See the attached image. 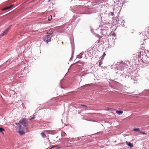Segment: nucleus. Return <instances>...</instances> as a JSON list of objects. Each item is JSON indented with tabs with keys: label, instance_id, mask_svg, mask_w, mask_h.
<instances>
[{
	"label": "nucleus",
	"instance_id": "nucleus-31",
	"mask_svg": "<svg viewBox=\"0 0 149 149\" xmlns=\"http://www.w3.org/2000/svg\"><path fill=\"white\" fill-rule=\"evenodd\" d=\"M51 0H49V1H49H49H51Z\"/></svg>",
	"mask_w": 149,
	"mask_h": 149
},
{
	"label": "nucleus",
	"instance_id": "nucleus-12",
	"mask_svg": "<svg viewBox=\"0 0 149 149\" xmlns=\"http://www.w3.org/2000/svg\"><path fill=\"white\" fill-rule=\"evenodd\" d=\"M80 106H81V107H80L81 108H82V106H83L84 107H86L85 109V110H86L87 109V106L86 105H83V104H81L80 105Z\"/></svg>",
	"mask_w": 149,
	"mask_h": 149
},
{
	"label": "nucleus",
	"instance_id": "nucleus-19",
	"mask_svg": "<svg viewBox=\"0 0 149 149\" xmlns=\"http://www.w3.org/2000/svg\"><path fill=\"white\" fill-rule=\"evenodd\" d=\"M5 35V34H4V33H3L1 34L0 35V38H1V37L3 36H4Z\"/></svg>",
	"mask_w": 149,
	"mask_h": 149
},
{
	"label": "nucleus",
	"instance_id": "nucleus-14",
	"mask_svg": "<svg viewBox=\"0 0 149 149\" xmlns=\"http://www.w3.org/2000/svg\"><path fill=\"white\" fill-rule=\"evenodd\" d=\"M35 118V116H33V117H31V118H29V120H32L34 119Z\"/></svg>",
	"mask_w": 149,
	"mask_h": 149
},
{
	"label": "nucleus",
	"instance_id": "nucleus-21",
	"mask_svg": "<svg viewBox=\"0 0 149 149\" xmlns=\"http://www.w3.org/2000/svg\"><path fill=\"white\" fill-rule=\"evenodd\" d=\"M5 35V34H4V33H3L1 34L0 35V38H1V37L3 36H4Z\"/></svg>",
	"mask_w": 149,
	"mask_h": 149
},
{
	"label": "nucleus",
	"instance_id": "nucleus-2",
	"mask_svg": "<svg viewBox=\"0 0 149 149\" xmlns=\"http://www.w3.org/2000/svg\"><path fill=\"white\" fill-rule=\"evenodd\" d=\"M44 41L47 43L50 42L51 40V38L49 36L47 35V37L44 38Z\"/></svg>",
	"mask_w": 149,
	"mask_h": 149
},
{
	"label": "nucleus",
	"instance_id": "nucleus-22",
	"mask_svg": "<svg viewBox=\"0 0 149 149\" xmlns=\"http://www.w3.org/2000/svg\"><path fill=\"white\" fill-rule=\"evenodd\" d=\"M19 130H22V127L20 125H19Z\"/></svg>",
	"mask_w": 149,
	"mask_h": 149
},
{
	"label": "nucleus",
	"instance_id": "nucleus-20",
	"mask_svg": "<svg viewBox=\"0 0 149 149\" xmlns=\"http://www.w3.org/2000/svg\"><path fill=\"white\" fill-rule=\"evenodd\" d=\"M5 35V34H4V33H3L1 34L0 35V38H1V37L3 36H4Z\"/></svg>",
	"mask_w": 149,
	"mask_h": 149
},
{
	"label": "nucleus",
	"instance_id": "nucleus-7",
	"mask_svg": "<svg viewBox=\"0 0 149 149\" xmlns=\"http://www.w3.org/2000/svg\"><path fill=\"white\" fill-rule=\"evenodd\" d=\"M116 112L118 115H121V114L123 113V111H121L117 110L116 111Z\"/></svg>",
	"mask_w": 149,
	"mask_h": 149
},
{
	"label": "nucleus",
	"instance_id": "nucleus-16",
	"mask_svg": "<svg viewBox=\"0 0 149 149\" xmlns=\"http://www.w3.org/2000/svg\"><path fill=\"white\" fill-rule=\"evenodd\" d=\"M115 35V33H114L113 32H111V33L110 34V36H114Z\"/></svg>",
	"mask_w": 149,
	"mask_h": 149
},
{
	"label": "nucleus",
	"instance_id": "nucleus-25",
	"mask_svg": "<svg viewBox=\"0 0 149 149\" xmlns=\"http://www.w3.org/2000/svg\"><path fill=\"white\" fill-rule=\"evenodd\" d=\"M52 18V16H49V21H50V19H51Z\"/></svg>",
	"mask_w": 149,
	"mask_h": 149
},
{
	"label": "nucleus",
	"instance_id": "nucleus-10",
	"mask_svg": "<svg viewBox=\"0 0 149 149\" xmlns=\"http://www.w3.org/2000/svg\"><path fill=\"white\" fill-rule=\"evenodd\" d=\"M133 131L135 132H140V129L139 128H135L133 129Z\"/></svg>",
	"mask_w": 149,
	"mask_h": 149
},
{
	"label": "nucleus",
	"instance_id": "nucleus-11",
	"mask_svg": "<svg viewBox=\"0 0 149 149\" xmlns=\"http://www.w3.org/2000/svg\"><path fill=\"white\" fill-rule=\"evenodd\" d=\"M41 134L43 137L45 138L46 137V136L45 133L42 132L41 133Z\"/></svg>",
	"mask_w": 149,
	"mask_h": 149
},
{
	"label": "nucleus",
	"instance_id": "nucleus-4",
	"mask_svg": "<svg viewBox=\"0 0 149 149\" xmlns=\"http://www.w3.org/2000/svg\"><path fill=\"white\" fill-rule=\"evenodd\" d=\"M18 132H19V134L21 135H24L25 134V133L23 131V128H22V130H19Z\"/></svg>",
	"mask_w": 149,
	"mask_h": 149
},
{
	"label": "nucleus",
	"instance_id": "nucleus-5",
	"mask_svg": "<svg viewBox=\"0 0 149 149\" xmlns=\"http://www.w3.org/2000/svg\"><path fill=\"white\" fill-rule=\"evenodd\" d=\"M10 28V26L8 28H7L3 32L4 34L5 35L9 31Z\"/></svg>",
	"mask_w": 149,
	"mask_h": 149
},
{
	"label": "nucleus",
	"instance_id": "nucleus-33",
	"mask_svg": "<svg viewBox=\"0 0 149 149\" xmlns=\"http://www.w3.org/2000/svg\"><path fill=\"white\" fill-rule=\"evenodd\" d=\"M57 148V149H58V148Z\"/></svg>",
	"mask_w": 149,
	"mask_h": 149
},
{
	"label": "nucleus",
	"instance_id": "nucleus-3",
	"mask_svg": "<svg viewBox=\"0 0 149 149\" xmlns=\"http://www.w3.org/2000/svg\"><path fill=\"white\" fill-rule=\"evenodd\" d=\"M13 6V5H11L9 6L6 7H5V8H3V9H2V10H6L9 9Z\"/></svg>",
	"mask_w": 149,
	"mask_h": 149
},
{
	"label": "nucleus",
	"instance_id": "nucleus-6",
	"mask_svg": "<svg viewBox=\"0 0 149 149\" xmlns=\"http://www.w3.org/2000/svg\"><path fill=\"white\" fill-rule=\"evenodd\" d=\"M10 28V26L8 28H7L3 32L4 34L5 35L9 31Z\"/></svg>",
	"mask_w": 149,
	"mask_h": 149
},
{
	"label": "nucleus",
	"instance_id": "nucleus-13",
	"mask_svg": "<svg viewBox=\"0 0 149 149\" xmlns=\"http://www.w3.org/2000/svg\"><path fill=\"white\" fill-rule=\"evenodd\" d=\"M106 54L105 52H104L103 54L102 55V56L101 57H100V58H103V59L104 57L106 56Z\"/></svg>",
	"mask_w": 149,
	"mask_h": 149
},
{
	"label": "nucleus",
	"instance_id": "nucleus-26",
	"mask_svg": "<svg viewBox=\"0 0 149 149\" xmlns=\"http://www.w3.org/2000/svg\"><path fill=\"white\" fill-rule=\"evenodd\" d=\"M58 146V145H57V146H53V147H52L50 149H51L52 148H53L56 147H57V146Z\"/></svg>",
	"mask_w": 149,
	"mask_h": 149
},
{
	"label": "nucleus",
	"instance_id": "nucleus-29",
	"mask_svg": "<svg viewBox=\"0 0 149 149\" xmlns=\"http://www.w3.org/2000/svg\"><path fill=\"white\" fill-rule=\"evenodd\" d=\"M12 26V25H10V27Z\"/></svg>",
	"mask_w": 149,
	"mask_h": 149
},
{
	"label": "nucleus",
	"instance_id": "nucleus-9",
	"mask_svg": "<svg viewBox=\"0 0 149 149\" xmlns=\"http://www.w3.org/2000/svg\"><path fill=\"white\" fill-rule=\"evenodd\" d=\"M127 144L131 148L133 147V145L131 143H130V142L128 143V142H127Z\"/></svg>",
	"mask_w": 149,
	"mask_h": 149
},
{
	"label": "nucleus",
	"instance_id": "nucleus-1",
	"mask_svg": "<svg viewBox=\"0 0 149 149\" xmlns=\"http://www.w3.org/2000/svg\"><path fill=\"white\" fill-rule=\"evenodd\" d=\"M26 119L22 118L21 120L19 121V123L23 125L24 127H26V132H28V128L27 127V123L26 121Z\"/></svg>",
	"mask_w": 149,
	"mask_h": 149
},
{
	"label": "nucleus",
	"instance_id": "nucleus-18",
	"mask_svg": "<svg viewBox=\"0 0 149 149\" xmlns=\"http://www.w3.org/2000/svg\"><path fill=\"white\" fill-rule=\"evenodd\" d=\"M140 133L143 134H146V133L140 131Z\"/></svg>",
	"mask_w": 149,
	"mask_h": 149
},
{
	"label": "nucleus",
	"instance_id": "nucleus-24",
	"mask_svg": "<svg viewBox=\"0 0 149 149\" xmlns=\"http://www.w3.org/2000/svg\"><path fill=\"white\" fill-rule=\"evenodd\" d=\"M52 18V16H49V21H50V19H51Z\"/></svg>",
	"mask_w": 149,
	"mask_h": 149
},
{
	"label": "nucleus",
	"instance_id": "nucleus-23",
	"mask_svg": "<svg viewBox=\"0 0 149 149\" xmlns=\"http://www.w3.org/2000/svg\"><path fill=\"white\" fill-rule=\"evenodd\" d=\"M20 123H19H19H15V124L16 125H19H19H20Z\"/></svg>",
	"mask_w": 149,
	"mask_h": 149
},
{
	"label": "nucleus",
	"instance_id": "nucleus-17",
	"mask_svg": "<svg viewBox=\"0 0 149 149\" xmlns=\"http://www.w3.org/2000/svg\"><path fill=\"white\" fill-rule=\"evenodd\" d=\"M82 54H80L79 55H78L77 56V57L78 58H81V55H82Z\"/></svg>",
	"mask_w": 149,
	"mask_h": 149
},
{
	"label": "nucleus",
	"instance_id": "nucleus-28",
	"mask_svg": "<svg viewBox=\"0 0 149 149\" xmlns=\"http://www.w3.org/2000/svg\"><path fill=\"white\" fill-rule=\"evenodd\" d=\"M111 15H113V13H111Z\"/></svg>",
	"mask_w": 149,
	"mask_h": 149
},
{
	"label": "nucleus",
	"instance_id": "nucleus-27",
	"mask_svg": "<svg viewBox=\"0 0 149 149\" xmlns=\"http://www.w3.org/2000/svg\"><path fill=\"white\" fill-rule=\"evenodd\" d=\"M9 61H7L6 62V63H9Z\"/></svg>",
	"mask_w": 149,
	"mask_h": 149
},
{
	"label": "nucleus",
	"instance_id": "nucleus-30",
	"mask_svg": "<svg viewBox=\"0 0 149 149\" xmlns=\"http://www.w3.org/2000/svg\"><path fill=\"white\" fill-rule=\"evenodd\" d=\"M51 0H49V1H49H49H51Z\"/></svg>",
	"mask_w": 149,
	"mask_h": 149
},
{
	"label": "nucleus",
	"instance_id": "nucleus-8",
	"mask_svg": "<svg viewBox=\"0 0 149 149\" xmlns=\"http://www.w3.org/2000/svg\"><path fill=\"white\" fill-rule=\"evenodd\" d=\"M103 59V58H102L100 60H99V67L100 66V65L102 64V61Z\"/></svg>",
	"mask_w": 149,
	"mask_h": 149
},
{
	"label": "nucleus",
	"instance_id": "nucleus-15",
	"mask_svg": "<svg viewBox=\"0 0 149 149\" xmlns=\"http://www.w3.org/2000/svg\"><path fill=\"white\" fill-rule=\"evenodd\" d=\"M4 130L2 127H0V132H3V131H4Z\"/></svg>",
	"mask_w": 149,
	"mask_h": 149
},
{
	"label": "nucleus",
	"instance_id": "nucleus-32",
	"mask_svg": "<svg viewBox=\"0 0 149 149\" xmlns=\"http://www.w3.org/2000/svg\"><path fill=\"white\" fill-rule=\"evenodd\" d=\"M51 0H49V1H49H49H51Z\"/></svg>",
	"mask_w": 149,
	"mask_h": 149
}]
</instances>
